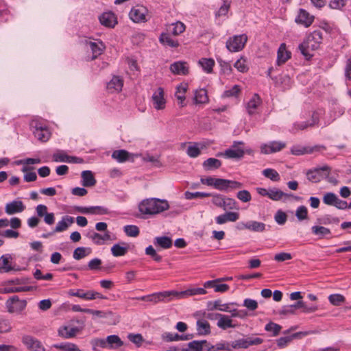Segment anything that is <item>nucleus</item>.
<instances>
[{"instance_id":"4468645a","label":"nucleus","mask_w":351,"mask_h":351,"mask_svg":"<svg viewBox=\"0 0 351 351\" xmlns=\"http://www.w3.org/2000/svg\"><path fill=\"white\" fill-rule=\"evenodd\" d=\"M75 210L83 214L106 215L109 213L107 208L100 206L90 207L75 206Z\"/></svg>"},{"instance_id":"cd10ccee","label":"nucleus","mask_w":351,"mask_h":351,"mask_svg":"<svg viewBox=\"0 0 351 351\" xmlns=\"http://www.w3.org/2000/svg\"><path fill=\"white\" fill-rule=\"evenodd\" d=\"M261 104V99L258 94H254L247 103L246 109L250 115L255 114L256 108Z\"/></svg>"},{"instance_id":"9d476101","label":"nucleus","mask_w":351,"mask_h":351,"mask_svg":"<svg viewBox=\"0 0 351 351\" xmlns=\"http://www.w3.org/2000/svg\"><path fill=\"white\" fill-rule=\"evenodd\" d=\"M147 10L143 5H136L132 8L129 16L132 21L134 23H141L146 21V15Z\"/></svg>"},{"instance_id":"2f4dec72","label":"nucleus","mask_w":351,"mask_h":351,"mask_svg":"<svg viewBox=\"0 0 351 351\" xmlns=\"http://www.w3.org/2000/svg\"><path fill=\"white\" fill-rule=\"evenodd\" d=\"M73 221H74V219H73V217H72L71 216L65 215V216L62 217L61 221H60L57 223L53 232H60L66 230L68 228L69 226L72 224L73 223Z\"/></svg>"},{"instance_id":"412c9836","label":"nucleus","mask_w":351,"mask_h":351,"mask_svg":"<svg viewBox=\"0 0 351 351\" xmlns=\"http://www.w3.org/2000/svg\"><path fill=\"white\" fill-rule=\"evenodd\" d=\"M171 71L176 75H186L189 73L186 62L183 61L175 62L170 65Z\"/></svg>"},{"instance_id":"37998d69","label":"nucleus","mask_w":351,"mask_h":351,"mask_svg":"<svg viewBox=\"0 0 351 351\" xmlns=\"http://www.w3.org/2000/svg\"><path fill=\"white\" fill-rule=\"evenodd\" d=\"M154 243L155 245H158L163 249H169L172 246L171 239L166 236L156 237Z\"/></svg>"},{"instance_id":"dca6fc26","label":"nucleus","mask_w":351,"mask_h":351,"mask_svg":"<svg viewBox=\"0 0 351 351\" xmlns=\"http://www.w3.org/2000/svg\"><path fill=\"white\" fill-rule=\"evenodd\" d=\"M224 278H217L212 280L206 281L204 283V288H213L215 292L224 293L229 289V286L227 284H218L223 281Z\"/></svg>"},{"instance_id":"39448f33","label":"nucleus","mask_w":351,"mask_h":351,"mask_svg":"<svg viewBox=\"0 0 351 351\" xmlns=\"http://www.w3.org/2000/svg\"><path fill=\"white\" fill-rule=\"evenodd\" d=\"M247 41V36L243 34L230 37L226 42V48L231 52H238L241 51Z\"/></svg>"},{"instance_id":"5fc2aeb1","label":"nucleus","mask_w":351,"mask_h":351,"mask_svg":"<svg viewBox=\"0 0 351 351\" xmlns=\"http://www.w3.org/2000/svg\"><path fill=\"white\" fill-rule=\"evenodd\" d=\"M191 144L187 149L186 154L191 158H196L201 154V150L199 147V144L197 143H189Z\"/></svg>"},{"instance_id":"20e7f679","label":"nucleus","mask_w":351,"mask_h":351,"mask_svg":"<svg viewBox=\"0 0 351 351\" xmlns=\"http://www.w3.org/2000/svg\"><path fill=\"white\" fill-rule=\"evenodd\" d=\"M330 171L331 169L328 165L316 167L307 171L306 178L310 182L317 183L322 180L328 178L330 173Z\"/></svg>"},{"instance_id":"0eeeda50","label":"nucleus","mask_w":351,"mask_h":351,"mask_svg":"<svg viewBox=\"0 0 351 351\" xmlns=\"http://www.w3.org/2000/svg\"><path fill=\"white\" fill-rule=\"evenodd\" d=\"M27 306L25 300H20L18 295H13L7 300L5 306L10 313H20Z\"/></svg>"},{"instance_id":"bb28decb","label":"nucleus","mask_w":351,"mask_h":351,"mask_svg":"<svg viewBox=\"0 0 351 351\" xmlns=\"http://www.w3.org/2000/svg\"><path fill=\"white\" fill-rule=\"evenodd\" d=\"M208 347L206 340L192 341L187 344L186 348H183L182 351H203L204 348Z\"/></svg>"},{"instance_id":"473e14b6","label":"nucleus","mask_w":351,"mask_h":351,"mask_svg":"<svg viewBox=\"0 0 351 351\" xmlns=\"http://www.w3.org/2000/svg\"><path fill=\"white\" fill-rule=\"evenodd\" d=\"M12 256L10 254L2 255L0 258V273H8L14 270V267L10 265V260Z\"/></svg>"},{"instance_id":"2eb2a0df","label":"nucleus","mask_w":351,"mask_h":351,"mask_svg":"<svg viewBox=\"0 0 351 351\" xmlns=\"http://www.w3.org/2000/svg\"><path fill=\"white\" fill-rule=\"evenodd\" d=\"M153 106L156 110H162L165 108L166 101L164 97V90L159 87L154 93L152 97Z\"/></svg>"},{"instance_id":"aec40b11","label":"nucleus","mask_w":351,"mask_h":351,"mask_svg":"<svg viewBox=\"0 0 351 351\" xmlns=\"http://www.w3.org/2000/svg\"><path fill=\"white\" fill-rule=\"evenodd\" d=\"M25 207L21 201H12L8 203L5 208V211L8 215H13L17 213H21Z\"/></svg>"},{"instance_id":"6e6552de","label":"nucleus","mask_w":351,"mask_h":351,"mask_svg":"<svg viewBox=\"0 0 351 351\" xmlns=\"http://www.w3.org/2000/svg\"><path fill=\"white\" fill-rule=\"evenodd\" d=\"M243 184L240 182L223 178H217L215 189L221 191H230L241 189Z\"/></svg>"},{"instance_id":"ddd939ff","label":"nucleus","mask_w":351,"mask_h":351,"mask_svg":"<svg viewBox=\"0 0 351 351\" xmlns=\"http://www.w3.org/2000/svg\"><path fill=\"white\" fill-rule=\"evenodd\" d=\"M263 342V340L259 337H247L245 339H239L232 341V347L233 348H247L252 345H259Z\"/></svg>"},{"instance_id":"6ab92c4d","label":"nucleus","mask_w":351,"mask_h":351,"mask_svg":"<svg viewBox=\"0 0 351 351\" xmlns=\"http://www.w3.org/2000/svg\"><path fill=\"white\" fill-rule=\"evenodd\" d=\"M291 58V52L287 50L286 44L281 43L277 51L276 64L280 66Z\"/></svg>"},{"instance_id":"a18cd8bd","label":"nucleus","mask_w":351,"mask_h":351,"mask_svg":"<svg viewBox=\"0 0 351 351\" xmlns=\"http://www.w3.org/2000/svg\"><path fill=\"white\" fill-rule=\"evenodd\" d=\"M130 153L125 149L116 150L112 152V158L119 162H124L129 160Z\"/></svg>"},{"instance_id":"f03ea898","label":"nucleus","mask_w":351,"mask_h":351,"mask_svg":"<svg viewBox=\"0 0 351 351\" xmlns=\"http://www.w3.org/2000/svg\"><path fill=\"white\" fill-rule=\"evenodd\" d=\"M322 40V32L320 29L315 30L299 45L298 49L305 58L309 60L313 56L311 51L318 49Z\"/></svg>"},{"instance_id":"c85d7f7f","label":"nucleus","mask_w":351,"mask_h":351,"mask_svg":"<svg viewBox=\"0 0 351 351\" xmlns=\"http://www.w3.org/2000/svg\"><path fill=\"white\" fill-rule=\"evenodd\" d=\"M219 317L217 326L219 328L222 330H227L228 328H233L236 327V325L232 323V320L228 315L221 314Z\"/></svg>"},{"instance_id":"423d86ee","label":"nucleus","mask_w":351,"mask_h":351,"mask_svg":"<svg viewBox=\"0 0 351 351\" xmlns=\"http://www.w3.org/2000/svg\"><path fill=\"white\" fill-rule=\"evenodd\" d=\"M239 145H243L242 141H234L230 149L225 150L224 152H219L217 156H223L226 158L241 159L243 157L245 152L243 148L239 147Z\"/></svg>"},{"instance_id":"a878e982","label":"nucleus","mask_w":351,"mask_h":351,"mask_svg":"<svg viewBox=\"0 0 351 351\" xmlns=\"http://www.w3.org/2000/svg\"><path fill=\"white\" fill-rule=\"evenodd\" d=\"M99 19L101 25L108 27H114L117 23L115 15L111 12L103 13Z\"/></svg>"},{"instance_id":"052dcab7","label":"nucleus","mask_w":351,"mask_h":351,"mask_svg":"<svg viewBox=\"0 0 351 351\" xmlns=\"http://www.w3.org/2000/svg\"><path fill=\"white\" fill-rule=\"evenodd\" d=\"M210 195L209 193H204V192H190V191H186L184 193V197L186 199H193L195 198H204L209 197Z\"/></svg>"},{"instance_id":"b1692460","label":"nucleus","mask_w":351,"mask_h":351,"mask_svg":"<svg viewBox=\"0 0 351 351\" xmlns=\"http://www.w3.org/2000/svg\"><path fill=\"white\" fill-rule=\"evenodd\" d=\"M123 86V80L119 76L114 75L112 80L107 84V89L110 93H119L121 91Z\"/></svg>"},{"instance_id":"79ce46f5","label":"nucleus","mask_w":351,"mask_h":351,"mask_svg":"<svg viewBox=\"0 0 351 351\" xmlns=\"http://www.w3.org/2000/svg\"><path fill=\"white\" fill-rule=\"evenodd\" d=\"M106 343L109 348H119L123 345L120 337L116 335H109L106 337Z\"/></svg>"},{"instance_id":"3c124183","label":"nucleus","mask_w":351,"mask_h":351,"mask_svg":"<svg viewBox=\"0 0 351 351\" xmlns=\"http://www.w3.org/2000/svg\"><path fill=\"white\" fill-rule=\"evenodd\" d=\"M266 225L257 221H248V230L255 232H263L265 230Z\"/></svg>"},{"instance_id":"603ef678","label":"nucleus","mask_w":351,"mask_h":351,"mask_svg":"<svg viewBox=\"0 0 351 351\" xmlns=\"http://www.w3.org/2000/svg\"><path fill=\"white\" fill-rule=\"evenodd\" d=\"M90 253H91L90 248L84 247H78L74 250L73 256L75 260H80Z\"/></svg>"},{"instance_id":"1a4fd4ad","label":"nucleus","mask_w":351,"mask_h":351,"mask_svg":"<svg viewBox=\"0 0 351 351\" xmlns=\"http://www.w3.org/2000/svg\"><path fill=\"white\" fill-rule=\"evenodd\" d=\"M31 126L34 128L33 134L39 141L45 143L49 141L51 137V132L46 125L35 121L31 123Z\"/></svg>"},{"instance_id":"4be33fe9","label":"nucleus","mask_w":351,"mask_h":351,"mask_svg":"<svg viewBox=\"0 0 351 351\" xmlns=\"http://www.w3.org/2000/svg\"><path fill=\"white\" fill-rule=\"evenodd\" d=\"M314 16H311L309 13L304 9H300L299 14L295 19L298 23L302 24L305 27H309L313 22Z\"/></svg>"},{"instance_id":"774afa93","label":"nucleus","mask_w":351,"mask_h":351,"mask_svg":"<svg viewBox=\"0 0 351 351\" xmlns=\"http://www.w3.org/2000/svg\"><path fill=\"white\" fill-rule=\"evenodd\" d=\"M281 328L282 327L279 324L274 322H269L265 325V329L266 331L272 332L273 336H277L279 334Z\"/></svg>"},{"instance_id":"bf43d9fd","label":"nucleus","mask_w":351,"mask_h":351,"mask_svg":"<svg viewBox=\"0 0 351 351\" xmlns=\"http://www.w3.org/2000/svg\"><path fill=\"white\" fill-rule=\"evenodd\" d=\"M263 175L272 181H279L280 178L279 173L273 169H265L263 171Z\"/></svg>"},{"instance_id":"6e6d98bb","label":"nucleus","mask_w":351,"mask_h":351,"mask_svg":"<svg viewBox=\"0 0 351 351\" xmlns=\"http://www.w3.org/2000/svg\"><path fill=\"white\" fill-rule=\"evenodd\" d=\"M54 347L62 351H81L75 345L71 343H60L54 345Z\"/></svg>"},{"instance_id":"4c0bfd02","label":"nucleus","mask_w":351,"mask_h":351,"mask_svg":"<svg viewBox=\"0 0 351 351\" xmlns=\"http://www.w3.org/2000/svg\"><path fill=\"white\" fill-rule=\"evenodd\" d=\"M198 64L202 68L204 72L212 73L215 62L213 58H202L199 60Z\"/></svg>"},{"instance_id":"72a5a7b5","label":"nucleus","mask_w":351,"mask_h":351,"mask_svg":"<svg viewBox=\"0 0 351 351\" xmlns=\"http://www.w3.org/2000/svg\"><path fill=\"white\" fill-rule=\"evenodd\" d=\"M78 331L77 327L64 326L58 329V335L62 337L69 339L75 337Z\"/></svg>"},{"instance_id":"393cba45","label":"nucleus","mask_w":351,"mask_h":351,"mask_svg":"<svg viewBox=\"0 0 351 351\" xmlns=\"http://www.w3.org/2000/svg\"><path fill=\"white\" fill-rule=\"evenodd\" d=\"M159 42L165 47L171 48L178 47L180 44L178 40L173 39L171 34L167 32H162L159 36Z\"/></svg>"},{"instance_id":"ea45409f","label":"nucleus","mask_w":351,"mask_h":351,"mask_svg":"<svg viewBox=\"0 0 351 351\" xmlns=\"http://www.w3.org/2000/svg\"><path fill=\"white\" fill-rule=\"evenodd\" d=\"M197 331L199 335H207L210 333V326L208 321L198 319L197 321Z\"/></svg>"},{"instance_id":"680f3d73","label":"nucleus","mask_w":351,"mask_h":351,"mask_svg":"<svg viewBox=\"0 0 351 351\" xmlns=\"http://www.w3.org/2000/svg\"><path fill=\"white\" fill-rule=\"evenodd\" d=\"M230 8V1L227 0L223 1V5L219 8V9L216 12L215 16L220 17L222 16H226Z\"/></svg>"},{"instance_id":"7ed1b4c3","label":"nucleus","mask_w":351,"mask_h":351,"mask_svg":"<svg viewBox=\"0 0 351 351\" xmlns=\"http://www.w3.org/2000/svg\"><path fill=\"white\" fill-rule=\"evenodd\" d=\"M178 295V292L173 291H165L162 292L154 293L149 295H143L141 297L134 298L133 300L147 301L157 304L160 302H169L171 296H176Z\"/></svg>"},{"instance_id":"f704fd0d","label":"nucleus","mask_w":351,"mask_h":351,"mask_svg":"<svg viewBox=\"0 0 351 351\" xmlns=\"http://www.w3.org/2000/svg\"><path fill=\"white\" fill-rule=\"evenodd\" d=\"M221 166V160L215 158H209L204 160L202 163V167L205 171H213L219 169Z\"/></svg>"},{"instance_id":"e433bc0d","label":"nucleus","mask_w":351,"mask_h":351,"mask_svg":"<svg viewBox=\"0 0 351 351\" xmlns=\"http://www.w3.org/2000/svg\"><path fill=\"white\" fill-rule=\"evenodd\" d=\"M87 45L89 46L93 53L91 60H95L97 58L99 55L102 53L104 49V45L101 42L95 43L89 41L87 43Z\"/></svg>"},{"instance_id":"4d7b16f0","label":"nucleus","mask_w":351,"mask_h":351,"mask_svg":"<svg viewBox=\"0 0 351 351\" xmlns=\"http://www.w3.org/2000/svg\"><path fill=\"white\" fill-rule=\"evenodd\" d=\"M33 290V287L31 286L25 287H5L3 293H19V292H26Z\"/></svg>"},{"instance_id":"13d9d810","label":"nucleus","mask_w":351,"mask_h":351,"mask_svg":"<svg viewBox=\"0 0 351 351\" xmlns=\"http://www.w3.org/2000/svg\"><path fill=\"white\" fill-rule=\"evenodd\" d=\"M123 230L127 236L131 237H136L140 233L138 227L135 225H126L123 227Z\"/></svg>"},{"instance_id":"8fccbe9b","label":"nucleus","mask_w":351,"mask_h":351,"mask_svg":"<svg viewBox=\"0 0 351 351\" xmlns=\"http://www.w3.org/2000/svg\"><path fill=\"white\" fill-rule=\"evenodd\" d=\"M289 195L282 192L281 190L277 188H272L269 189L268 197L274 201H279L283 197H289Z\"/></svg>"},{"instance_id":"0e129e2a","label":"nucleus","mask_w":351,"mask_h":351,"mask_svg":"<svg viewBox=\"0 0 351 351\" xmlns=\"http://www.w3.org/2000/svg\"><path fill=\"white\" fill-rule=\"evenodd\" d=\"M337 196L332 192L326 193L323 197V202L328 206H335Z\"/></svg>"},{"instance_id":"864d4df0","label":"nucleus","mask_w":351,"mask_h":351,"mask_svg":"<svg viewBox=\"0 0 351 351\" xmlns=\"http://www.w3.org/2000/svg\"><path fill=\"white\" fill-rule=\"evenodd\" d=\"M221 208H223L224 210H238L239 206L235 199H234L233 198L227 197L224 196Z\"/></svg>"},{"instance_id":"c9c22d12","label":"nucleus","mask_w":351,"mask_h":351,"mask_svg":"<svg viewBox=\"0 0 351 351\" xmlns=\"http://www.w3.org/2000/svg\"><path fill=\"white\" fill-rule=\"evenodd\" d=\"M82 184L85 187L93 186L96 184V180L90 171H83L82 172Z\"/></svg>"},{"instance_id":"09e8293b","label":"nucleus","mask_w":351,"mask_h":351,"mask_svg":"<svg viewBox=\"0 0 351 351\" xmlns=\"http://www.w3.org/2000/svg\"><path fill=\"white\" fill-rule=\"evenodd\" d=\"M123 245L124 246H121L117 243V244H114L111 247V252L114 256H115V257L122 256L127 254V252L128 251V248L126 246L127 244L125 243H123Z\"/></svg>"},{"instance_id":"a19ab883","label":"nucleus","mask_w":351,"mask_h":351,"mask_svg":"<svg viewBox=\"0 0 351 351\" xmlns=\"http://www.w3.org/2000/svg\"><path fill=\"white\" fill-rule=\"evenodd\" d=\"M206 288H191L186 289V291L178 292V295H176V297H183V296H191L195 295H205L207 291L206 290Z\"/></svg>"},{"instance_id":"f8f14e48","label":"nucleus","mask_w":351,"mask_h":351,"mask_svg":"<svg viewBox=\"0 0 351 351\" xmlns=\"http://www.w3.org/2000/svg\"><path fill=\"white\" fill-rule=\"evenodd\" d=\"M322 149H326L324 145H315L314 147H305L299 145H293L291 148V153L295 156H301L306 154H311L314 152H319Z\"/></svg>"},{"instance_id":"7c9ffc66","label":"nucleus","mask_w":351,"mask_h":351,"mask_svg":"<svg viewBox=\"0 0 351 351\" xmlns=\"http://www.w3.org/2000/svg\"><path fill=\"white\" fill-rule=\"evenodd\" d=\"M295 311L298 308H302L304 313H311L315 312L318 309V306L315 304L308 305L302 300H298L294 304H291Z\"/></svg>"},{"instance_id":"338daca9","label":"nucleus","mask_w":351,"mask_h":351,"mask_svg":"<svg viewBox=\"0 0 351 351\" xmlns=\"http://www.w3.org/2000/svg\"><path fill=\"white\" fill-rule=\"evenodd\" d=\"M241 91L239 85H234L230 89L226 90L223 93V97H237Z\"/></svg>"},{"instance_id":"f257e3e1","label":"nucleus","mask_w":351,"mask_h":351,"mask_svg":"<svg viewBox=\"0 0 351 351\" xmlns=\"http://www.w3.org/2000/svg\"><path fill=\"white\" fill-rule=\"evenodd\" d=\"M138 210L143 218L148 215H154L169 208V202L166 199L158 198H147L142 200L138 204Z\"/></svg>"},{"instance_id":"9b49d317","label":"nucleus","mask_w":351,"mask_h":351,"mask_svg":"<svg viewBox=\"0 0 351 351\" xmlns=\"http://www.w3.org/2000/svg\"><path fill=\"white\" fill-rule=\"evenodd\" d=\"M286 147V143L282 141H270L261 145V152L264 154H269L281 151Z\"/></svg>"},{"instance_id":"c03bdc74","label":"nucleus","mask_w":351,"mask_h":351,"mask_svg":"<svg viewBox=\"0 0 351 351\" xmlns=\"http://www.w3.org/2000/svg\"><path fill=\"white\" fill-rule=\"evenodd\" d=\"M194 101L197 104L208 103V97L207 95V90L204 88L197 90L195 93Z\"/></svg>"},{"instance_id":"de8ad7c7","label":"nucleus","mask_w":351,"mask_h":351,"mask_svg":"<svg viewBox=\"0 0 351 351\" xmlns=\"http://www.w3.org/2000/svg\"><path fill=\"white\" fill-rule=\"evenodd\" d=\"M311 230L313 234L318 236L319 239L331 234L330 229L322 226H314L311 228Z\"/></svg>"},{"instance_id":"5701e85b","label":"nucleus","mask_w":351,"mask_h":351,"mask_svg":"<svg viewBox=\"0 0 351 351\" xmlns=\"http://www.w3.org/2000/svg\"><path fill=\"white\" fill-rule=\"evenodd\" d=\"M239 218V213L236 212H226L215 217L217 224H223L228 221L234 222Z\"/></svg>"},{"instance_id":"58836bf2","label":"nucleus","mask_w":351,"mask_h":351,"mask_svg":"<svg viewBox=\"0 0 351 351\" xmlns=\"http://www.w3.org/2000/svg\"><path fill=\"white\" fill-rule=\"evenodd\" d=\"M185 27H186L183 23L177 21L176 23L169 25L167 29V32L171 35L178 36L184 32Z\"/></svg>"},{"instance_id":"e2e57ef3","label":"nucleus","mask_w":351,"mask_h":351,"mask_svg":"<svg viewBox=\"0 0 351 351\" xmlns=\"http://www.w3.org/2000/svg\"><path fill=\"white\" fill-rule=\"evenodd\" d=\"M295 216L299 221L307 219L308 218L307 208L305 206L298 207L295 211Z\"/></svg>"},{"instance_id":"49530a36","label":"nucleus","mask_w":351,"mask_h":351,"mask_svg":"<svg viewBox=\"0 0 351 351\" xmlns=\"http://www.w3.org/2000/svg\"><path fill=\"white\" fill-rule=\"evenodd\" d=\"M186 90H187L186 85H184V86L180 85L176 88L175 97L178 100V104L181 107H183L185 106L184 101L185 100V93L186 92Z\"/></svg>"},{"instance_id":"69168bd1","label":"nucleus","mask_w":351,"mask_h":351,"mask_svg":"<svg viewBox=\"0 0 351 351\" xmlns=\"http://www.w3.org/2000/svg\"><path fill=\"white\" fill-rule=\"evenodd\" d=\"M329 302L335 306H339L343 303L345 298L341 294H331L328 296Z\"/></svg>"},{"instance_id":"f3484780","label":"nucleus","mask_w":351,"mask_h":351,"mask_svg":"<svg viewBox=\"0 0 351 351\" xmlns=\"http://www.w3.org/2000/svg\"><path fill=\"white\" fill-rule=\"evenodd\" d=\"M230 305L238 306L239 304L236 302L226 303L223 304L221 300H217L215 301H209L207 302V308L208 311L218 310L220 311H229V306Z\"/></svg>"},{"instance_id":"a211bd4d","label":"nucleus","mask_w":351,"mask_h":351,"mask_svg":"<svg viewBox=\"0 0 351 351\" xmlns=\"http://www.w3.org/2000/svg\"><path fill=\"white\" fill-rule=\"evenodd\" d=\"M23 343L32 351H45L41 343L31 336L23 337Z\"/></svg>"},{"instance_id":"c756f323","label":"nucleus","mask_w":351,"mask_h":351,"mask_svg":"<svg viewBox=\"0 0 351 351\" xmlns=\"http://www.w3.org/2000/svg\"><path fill=\"white\" fill-rule=\"evenodd\" d=\"M162 338L167 342L174 341H186L193 338V335H178L177 333L166 332L162 335Z\"/></svg>"}]
</instances>
